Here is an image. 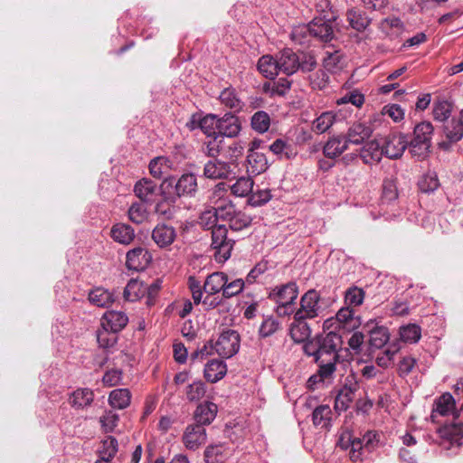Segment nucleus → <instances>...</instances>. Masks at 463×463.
<instances>
[{
	"instance_id": "39448f33",
	"label": "nucleus",
	"mask_w": 463,
	"mask_h": 463,
	"mask_svg": "<svg viewBox=\"0 0 463 463\" xmlns=\"http://www.w3.org/2000/svg\"><path fill=\"white\" fill-rule=\"evenodd\" d=\"M211 349L222 358H231L234 356L240 350L241 336L238 331L234 329L223 330L216 341L210 340Z\"/></svg>"
},
{
	"instance_id": "de8ad7c7",
	"label": "nucleus",
	"mask_w": 463,
	"mask_h": 463,
	"mask_svg": "<svg viewBox=\"0 0 463 463\" xmlns=\"http://www.w3.org/2000/svg\"><path fill=\"white\" fill-rule=\"evenodd\" d=\"M331 409L328 405L317 406L312 414V420L315 426H320L321 428H328L331 421Z\"/></svg>"
},
{
	"instance_id": "7ed1b4c3",
	"label": "nucleus",
	"mask_w": 463,
	"mask_h": 463,
	"mask_svg": "<svg viewBox=\"0 0 463 463\" xmlns=\"http://www.w3.org/2000/svg\"><path fill=\"white\" fill-rule=\"evenodd\" d=\"M235 245V240L228 236L226 225L217 226L212 232L211 250L213 258L218 263L226 262L232 256Z\"/></svg>"
},
{
	"instance_id": "f8f14e48",
	"label": "nucleus",
	"mask_w": 463,
	"mask_h": 463,
	"mask_svg": "<svg viewBox=\"0 0 463 463\" xmlns=\"http://www.w3.org/2000/svg\"><path fill=\"white\" fill-rule=\"evenodd\" d=\"M205 428L200 424H191L185 429L183 435V442L190 450L198 449L206 441Z\"/></svg>"
},
{
	"instance_id": "4468645a",
	"label": "nucleus",
	"mask_w": 463,
	"mask_h": 463,
	"mask_svg": "<svg viewBox=\"0 0 463 463\" xmlns=\"http://www.w3.org/2000/svg\"><path fill=\"white\" fill-rule=\"evenodd\" d=\"M152 256L143 247H137L128 251L126 265L128 269L135 271L144 270L151 262Z\"/></svg>"
},
{
	"instance_id": "a18cd8bd",
	"label": "nucleus",
	"mask_w": 463,
	"mask_h": 463,
	"mask_svg": "<svg viewBox=\"0 0 463 463\" xmlns=\"http://www.w3.org/2000/svg\"><path fill=\"white\" fill-rule=\"evenodd\" d=\"M219 118L214 114H207L199 120V128L207 137L218 134Z\"/></svg>"
},
{
	"instance_id": "bb28decb",
	"label": "nucleus",
	"mask_w": 463,
	"mask_h": 463,
	"mask_svg": "<svg viewBox=\"0 0 463 463\" xmlns=\"http://www.w3.org/2000/svg\"><path fill=\"white\" fill-rule=\"evenodd\" d=\"M345 15L350 27L357 32H364L371 24V19L358 8L347 10Z\"/></svg>"
},
{
	"instance_id": "680f3d73",
	"label": "nucleus",
	"mask_w": 463,
	"mask_h": 463,
	"mask_svg": "<svg viewBox=\"0 0 463 463\" xmlns=\"http://www.w3.org/2000/svg\"><path fill=\"white\" fill-rule=\"evenodd\" d=\"M364 298V291L357 287L350 288L345 295V303L348 307L362 305Z\"/></svg>"
},
{
	"instance_id": "2eb2a0df",
	"label": "nucleus",
	"mask_w": 463,
	"mask_h": 463,
	"mask_svg": "<svg viewBox=\"0 0 463 463\" xmlns=\"http://www.w3.org/2000/svg\"><path fill=\"white\" fill-rule=\"evenodd\" d=\"M310 23L312 38L327 43L335 38V32L330 19L314 18Z\"/></svg>"
},
{
	"instance_id": "a878e982",
	"label": "nucleus",
	"mask_w": 463,
	"mask_h": 463,
	"mask_svg": "<svg viewBox=\"0 0 463 463\" xmlns=\"http://www.w3.org/2000/svg\"><path fill=\"white\" fill-rule=\"evenodd\" d=\"M383 155V145L376 140L366 143L361 150L360 156L364 164L373 165L381 161Z\"/></svg>"
},
{
	"instance_id": "e433bc0d",
	"label": "nucleus",
	"mask_w": 463,
	"mask_h": 463,
	"mask_svg": "<svg viewBox=\"0 0 463 463\" xmlns=\"http://www.w3.org/2000/svg\"><path fill=\"white\" fill-rule=\"evenodd\" d=\"M131 392L128 389H115L109 396V405L114 409L123 410L129 406Z\"/></svg>"
},
{
	"instance_id": "bf43d9fd",
	"label": "nucleus",
	"mask_w": 463,
	"mask_h": 463,
	"mask_svg": "<svg viewBox=\"0 0 463 463\" xmlns=\"http://www.w3.org/2000/svg\"><path fill=\"white\" fill-rule=\"evenodd\" d=\"M418 185L422 193H432L438 189L439 182L435 173L429 172L420 178Z\"/></svg>"
},
{
	"instance_id": "ddd939ff",
	"label": "nucleus",
	"mask_w": 463,
	"mask_h": 463,
	"mask_svg": "<svg viewBox=\"0 0 463 463\" xmlns=\"http://www.w3.org/2000/svg\"><path fill=\"white\" fill-rule=\"evenodd\" d=\"M279 72L292 75L300 66V58L289 48H285L277 55Z\"/></svg>"
},
{
	"instance_id": "69168bd1",
	"label": "nucleus",
	"mask_w": 463,
	"mask_h": 463,
	"mask_svg": "<svg viewBox=\"0 0 463 463\" xmlns=\"http://www.w3.org/2000/svg\"><path fill=\"white\" fill-rule=\"evenodd\" d=\"M398 198V190L394 180L385 179L383 184V202L390 203Z\"/></svg>"
},
{
	"instance_id": "f3484780",
	"label": "nucleus",
	"mask_w": 463,
	"mask_h": 463,
	"mask_svg": "<svg viewBox=\"0 0 463 463\" xmlns=\"http://www.w3.org/2000/svg\"><path fill=\"white\" fill-rule=\"evenodd\" d=\"M161 199L155 206V212L164 219L170 220L175 213V204L177 199L165 187L160 184Z\"/></svg>"
},
{
	"instance_id": "f257e3e1",
	"label": "nucleus",
	"mask_w": 463,
	"mask_h": 463,
	"mask_svg": "<svg viewBox=\"0 0 463 463\" xmlns=\"http://www.w3.org/2000/svg\"><path fill=\"white\" fill-rule=\"evenodd\" d=\"M214 204L219 221L227 222L232 231L239 232L251 224V217L238 209L230 198L216 199Z\"/></svg>"
},
{
	"instance_id": "b1692460",
	"label": "nucleus",
	"mask_w": 463,
	"mask_h": 463,
	"mask_svg": "<svg viewBox=\"0 0 463 463\" xmlns=\"http://www.w3.org/2000/svg\"><path fill=\"white\" fill-rule=\"evenodd\" d=\"M227 373V365L222 360L209 361L203 370V376L209 383H214L222 380Z\"/></svg>"
},
{
	"instance_id": "f704fd0d",
	"label": "nucleus",
	"mask_w": 463,
	"mask_h": 463,
	"mask_svg": "<svg viewBox=\"0 0 463 463\" xmlns=\"http://www.w3.org/2000/svg\"><path fill=\"white\" fill-rule=\"evenodd\" d=\"M93 400V392L89 388H81L73 392L70 402L76 409H83L90 406Z\"/></svg>"
},
{
	"instance_id": "72a5a7b5",
	"label": "nucleus",
	"mask_w": 463,
	"mask_h": 463,
	"mask_svg": "<svg viewBox=\"0 0 463 463\" xmlns=\"http://www.w3.org/2000/svg\"><path fill=\"white\" fill-rule=\"evenodd\" d=\"M339 445L344 449H349V455L352 461L359 460L362 456V450L365 449L361 438H351L349 436L348 439L345 441V438L342 436Z\"/></svg>"
},
{
	"instance_id": "79ce46f5",
	"label": "nucleus",
	"mask_w": 463,
	"mask_h": 463,
	"mask_svg": "<svg viewBox=\"0 0 463 463\" xmlns=\"http://www.w3.org/2000/svg\"><path fill=\"white\" fill-rule=\"evenodd\" d=\"M146 293V286L138 279H131L124 289V298L134 302L142 298Z\"/></svg>"
},
{
	"instance_id": "4d7b16f0",
	"label": "nucleus",
	"mask_w": 463,
	"mask_h": 463,
	"mask_svg": "<svg viewBox=\"0 0 463 463\" xmlns=\"http://www.w3.org/2000/svg\"><path fill=\"white\" fill-rule=\"evenodd\" d=\"M118 336L117 332L109 330L108 328H99L97 331V341L99 347L108 349L117 343Z\"/></svg>"
},
{
	"instance_id": "ea45409f",
	"label": "nucleus",
	"mask_w": 463,
	"mask_h": 463,
	"mask_svg": "<svg viewBox=\"0 0 463 463\" xmlns=\"http://www.w3.org/2000/svg\"><path fill=\"white\" fill-rule=\"evenodd\" d=\"M336 113L334 111H325L320 114L312 123V129L317 134L326 132L335 122Z\"/></svg>"
},
{
	"instance_id": "864d4df0",
	"label": "nucleus",
	"mask_w": 463,
	"mask_h": 463,
	"mask_svg": "<svg viewBox=\"0 0 463 463\" xmlns=\"http://www.w3.org/2000/svg\"><path fill=\"white\" fill-rule=\"evenodd\" d=\"M254 182L250 177L241 176L232 185V193L239 197L249 195L253 189Z\"/></svg>"
},
{
	"instance_id": "9b49d317",
	"label": "nucleus",
	"mask_w": 463,
	"mask_h": 463,
	"mask_svg": "<svg viewBox=\"0 0 463 463\" xmlns=\"http://www.w3.org/2000/svg\"><path fill=\"white\" fill-rule=\"evenodd\" d=\"M134 193L141 202L152 204L156 197L160 195V186L149 178H142L134 186Z\"/></svg>"
},
{
	"instance_id": "2f4dec72",
	"label": "nucleus",
	"mask_w": 463,
	"mask_h": 463,
	"mask_svg": "<svg viewBox=\"0 0 463 463\" xmlns=\"http://www.w3.org/2000/svg\"><path fill=\"white\" fill-rule=\"evenodd\" d=\"M443 133L450 142H458L463 138V124L459 118L453 117L443 125Z\"/></svg>"
},
{
	"instance_id": "09e8293b",
	"label": "nucleus",
	"mask_w": 463,
	"mask_h": 463,
	"mask_svg": "<svg viewBox=\"0 0 463 463\" xmlns=\"http://www.w3.org/2000/svg\"><path fill=\"white\" fill-rule=\"evenodd\" d=\"M290 38L295 43L299 45L308 43L312 39L310 23L293 27Z\"/></svg>"
},
{
	"instance_id": "49530a36",
	"label": "nucleus",
	"mask_w": 463,
	"mask_h": 463,
	"mask_svg": "<svg viewBox=\"0 0 463 463\" xmlns=\"http://www.w3.org/2000/svg\"><path fill=\"white\" fill-rule=\"evenodd\" d=\"M399 334L403 342L415 344L420 339L421 328L417 324H408L400 327Z\"/></svg>"
},
{
	"instance_id": "c85d7f7f",
	"label": "nucleus",
	"mask_w": 463,
	"mask_h": 463,
	"mask_svg": "<svg viewBox=\"0 0 463 463\" xmlns=\"http://www.w3.org/2000/svg\"><path fill=\"white\" fill-rule=\"evenodd\" d=\"M455 399L449 392H445L439 396L435 402V408L432 411L431 417L436 413L441 416H447L452 413L455 416Z\"/></svg>"
},
{
	"instance_id": "1a4fd4ad",
	"label": "nucleus",
	"mask_w": 463,
	"mask_h": 463,
	"mask_svg": "<svg viewBox=\"0 0 463 463\" xmlns=\"http://www.w3.org/2000/svg\"><path fill=\"white\" fill-rule=\"evenodd\" d=\"M298 295V287L296 282L290 281L274 288L269 294V298L286 307L294 303Z\"/></svg>"
},
{
	"instance_id": "13d9d810",
	"label": "nucleus",
	"mask_w": 463,
	"mask_h": 463,
	"mask_svg": "<svg viewBox=\"0 0 463 463\" xmlns=\"http://www.w3.org/2000/svg\"><path fill=\"white\" fill-rule=\"evenodd\" d=\"M219 217H217L216 214V205L214 204V207L213 211H205L202 213L199 218V225L204 229V230H211V232L215 229L217 226H220L221 224H218Z\"/></svg>"
},
{
	"instance_id": "37998d69",
	"label": "nucleus",
	"mask_w": 463,
	"mask_h": 463,
	"mask_svg": "<svg viewBox=\"0 0 463 463\" xmlns=\"http://www.w3.org/2000/svg\"><path fill=\"white\" fill-rule=\"evenodd\" d=\"M453 103L446 100L439 99L433 103L432 115L436 121L445 122L447 121L452 112Z\"/></svg>"
},
{
	"instance_id": "423d86ee",
	"label": "nucleus",
	"mask_w": 463,
	"mask_h": 463,
	"mask_svg": "<svg viewBox=\"0 0 463 463\" xmlns=\"http://www.w3.org/2000/svg\"><path fill=\"white\" fill-rule=\"evenodd\" d=\"M238 165L234 161H222L220 158L208 160L203 166V176L207 179L232 180L237 176Z\"/></svg>"
},
{
	"instance_id": "0e129e2a",
	"label": "nucleus",
	"mask_w": 463,
	"mask_h": 463,
	"mask_svg": "<svg viewBox=\"0 0 463 463\" xmlns=\"http://www.w3.org/2000/svg\"><path fill=\"white\" fill-rule=\"evenodd\" d=\"M205 392V384L202 381H196L187 386L186 397L190 402L199 401Z\"/></svg>"
},
{
	"instance_id": "c03bdc74",
	"label": "nucleus",
	"mask_w": 463,
	"mask_h": 463,
	"mask_svg": "<svg viewBox=\"0 0 463 463\" xmlns=\"http://www.w3.org/2000/svg\"><path fill=\"white\" fill-rule=\"evenodd\" d=\"M226 458V448L222 443L209 445L204 450L205 463H222Z\"/></svg>"
},
{
	"instance_id": "c9c22d12",
	"label": "nucleus",
	"mask_w": 463,
	"mask_h": 463,
	"mask_svg": "<svg viewBox=\"0 0 463 463\" xmlns=\"http://www.w3.org/2000/svg\"><path fill=\"white\" fill-rule=\"evenodd\" d=\"M258 70L268 79H274L279 74L277 57L263 55L258 61Z\"/></svg>"
},
{
	"instance_id": "cd10ccee",
	"label": "nucleus",
	"mask_w": 463,
	"mask_h": 463,
	"mask_svg": "<svg viewBox=\"0 0 463 463\" xmlns=\"http://www.w3.org/2000/svg\"><path fill=\"white\" fill-rule=\"evenodd\" d=\"M248 172L260 175L268 169V160L263 153L249 149L247 156Z\"/></svg>"
},
{
	"instance_id": "6ab92c4d",
	"label": "nucleus",
	"mask_w": 463,
	"mask_h": 463,
	"mask_svg": "<svg viewBox=\"0 0 463 463\" xmlns=\"http://www.w3.org/2000/svg\"><path fill=\"white\" fill-rule=\"evenodd\" d=\"M241 130L240 118L232 113H225L219 118L218 134L224 137H235Z\"/></svg>"
},
{
	"instance_id": "0eeeda50",
	"label": "nucleus",
	"mask_w": 463,
	"mask_h": 463,
	"mask_svg": "<svg viewBox=\"0 0 463 463\" xmlns=\"http://www.w3.org/2000/svg\"><path fill=\"white\" fill-rule=\"evenodd\" d=\"M320 294L316 289L307 290L300 298L299 308L295 312L298 318L313 319L321 315Z\"/></svg>"
},
{
	"instance_id": "58836bf2",
	"label": "nucleus",
	"mask_w": 463,
	"mask_h": 463,
	"mask_svg": "<svg viewBox=\"0 0 463 463\" xmlns=\"http://www.w3.org/2000/svg\"><path fill=\"white\" fill-rule=\"evenodd\" d=\"M370 339L369 345L371 348L380 349L383 347L389 341V330L385 326H374L369 329Z\"/></svg>"
},
{
	"instance_id": "7c9ffc66",
	"label": "nucleus",
	"mask_w": 463,
	"mask_h": 463,
	"mask_svg": "<svg viewBox=\"0 0 463 463\" xmlns=\"http://www.w3.org/2000/svg\"><path fill=\"white\" fill-rule=\"evenodd\" d=\"M335 317L346 330L355 329L361 325L360 317H355L354 310L348 306L340 308L336 313Z\"/></svg>"
},
{
	"instance_id": "338daca9",
	"label": "nucleus",
	"mask_w": 463,
	"mask_h": 463,
	"mask_svg": "<svg viewBox=\"0 0 463 463\" xmlns=\"http://www.w3.org/2000/svg\"><path fill=\"white\" fill-rule=\"evenodd\" d=\"M364 102V96L357 90L349 91L337 99V105L351 103L352 105L360 108Z\"/></svg>"
},
{
	"instance_id": "473e14b6",
	"label": "nucleus",
	"mask_w": 463,
	"mask_h": 463,
	"mask_svg": "<svg viewBox=\"0 0 463 463\" xmlns=\"http://www.w3.org/2000/svg\"><path fill=\"white\" fill-rule=\"evenodd\" d=\"M219 99L222 105L235 112H239L243 108V102L238 97L235 89L232 87L224 89L220 93Z\"/></svg>"
},
{
	"instance_id": "774afa93",
	"label": "nucleus",
	"mask_w": 463,
	"mask_h": 463,
	"mask_svg": "<svg viewBox=\"0 0 463 463\" xmlns=\"http://www.w3.org/2000/svg\"><path fill=\"white\" fill-rule=\"evenodd\" d=\"M270 199L271 194L269 190H257L256 192H251L248 199V203L253 207H259L267 203Z\"/></svg>"
},
{
	"instance_id": "4c0bfd02",
	"label": "nucleus",
	"mask_w": 463,
	"mask_h": 463,
	"mask_svg": "<svg viewBox=\"0 0 463 463\" xmlns=\"http://www.w3.org/2000/svg\"><path fill=\"white\" fill-rule=\"evenodd\" d=\"M344 60V55L339 50L326 51L323 66L326 71L335 73L343 68Z\"/></svg>"
},
{
	"instance_id": "052dcab7",
	"label": "nucleus",
	"mask_w": 463,
	"mask_h": 463,
	"mask_svg": "<svg viewBox=\"0 0 463 463\" xmlns=\"http://www.w3.org/2000/svg\"><path fill=\"white\" fill-rule=\"evenodd\" d=\"M337 362L338 359L325 358L317 363L319 366L317 371L318 374L320 375L319 381H324L325 379H327L333 375V373L335 372Z\"/></svg>"
},
{
	"instance_id": "412c9836",
	"label": "nucleus",
	"mask_w": 463,
	"mask_h": 463,
	"mask_svg": "<svg viewBox=\"0 0 463 463\" xmlns=\"http://www.w3.org/2000/svg\"><path fill=\"white\" fill-rule=\"evenodd\" d=\"M307 320V318H298L294 314L293 322L289 327V335L294 343L301 344L310 337L311 329Z\"/></svg>"
},
{
	"instance_id": "4be33fe9",
	"label": "nucleus",
	"mask_w": 463,
	"mask_h": 463,
	"mask_svg": "<svg viewBox=\"0 0 463 463\" xmlns=\"http://www.w3.org/2000/svg\"><path fill=\"white\" fill-rule=\"evenodd\" d=\"M175 228L165 223L157 224L152 232V239L160 248L171 245L175 241Z\"/></svg>"
},
{
	"instance_id": "a211bd4d",
	"label": "nucleus",
	"mask_w": 463,
	"mask_h": 463,
	"mask_svg": "<svg viewBox=\"0 0 463 463\" xmlns=\"http://www.w3.org/2000/svg\"><path fill=\"white\" fill-rule=\"evenodd\" d=\"M349 143L345 135L330 137L323 146V154L327 159L335 160L348 149Z\"/></svg>"
},
{
	"instance_id": "3c124183",
	"label": "nucleus",
	"mask_w": 463,
	"mask_h": 463,
	"mask_svg": "<svg viewBox=\"0 0 463 463\" xmlns=\"http://www.w3.org/2000/svg\"><path fill=\"white\" fill-rule=\"evenodd\" d=\"M208 141H204L203 144V153L213 158H217L222 149V145L224 140L221 135H216L212 137Z\"/></svg>"
},
{
	"instance_id": "a19ab883",
	"label": "nucleus",
	"mask_w": 463,
	"mask_h": 463,
	"mask_svg": "<svg viewBox=\"0 0 463 463\" xmlns=\"http://www.w3.org/2000/svg\"><path fill=\"white\" fill-rule=\"evenodd\" d=\"M89 300L99 307H107L114 302L113 294L103 288H97L89 294Z\"/></svg>"
},
{
	"instance_id": "6e6d98bb",
	"label": "nucleus",
	"mask_w": 463,
	"mask_h": 463,
	"mask_svg": "<svg viewBox=\"0 0 463 463\" xmlns=\"http://www.w3.org/2000/svg\"><path fill=\"white\" fill-rule=\"evenodd\" d=\"M128 219L136 223H143L148 217L146 208L141 203H133L128 211Z\"/></svg>"
},
{
	"instance_id": "e2e57ef3",
	"label": "nucleus",
	"mask_w": 463,
	"mask_h": 463,
	"mask_svg": "<svg viewBox=\"0 0 463 463\" xmlns=\"http://www.w3.org/2000/svg\"><path fill=\"white\" fill-rule=\"evenodd\" d=\"M118 420V415L113 411H105V413L99 418L102 430L107 433L112 432L115 430Z\"/></svg>"
},
{
	"instance_id": "aec40b11",
	"label": "nucleus",
	"mask_w": 463,
	"mask_h": 463,
	"mask_svg": "<svg viewBox=\"0 0 463 463\" xmlns=\"http://www.w3.org/2000/svg\"><path fill=\"white\" fill-rule=\"evenodd\" d=\"M128 322V317L123 311L108 310L100 320L102 328H108L113 332H120Z\"/></svg>"
},
{
	"instance_id": "f03ea898",
	"label": "nucleus",
	"mask_w": 463,
	"mask_h": 463,
	"mask_svg": "<svg viewBox=\"0 0 463 463\" xmlns=\"http://www.w3.org/2000/svg\"><path fill=\"white\" fill-rule=\"evenodd\" d=\"M161 185L176 198L194 197L198 190L197 177L193 173L183 174L178 179L169 176L163 180Z\"/></svg>"
},
{
	"instance_id": "c756f323",
	"label": "nucleus",
	"mask_w": 463,
	"mask_h": 463,
	"mask_svg": "<svg viewBox=\"0 0 463 463\" xmlns=\"http://www.w3.org/2000/svg\"><path fill=\"white\" fill-rule=\"evenodd\" d=\"M228 277L222 272H214L209 275L204 282L203 289L207 295H215L220 291L222 292Z\"/></svg>"
},
{
	"instance_id": "603ef678",
	"label": "nucleus",
	"mask_w": 463,
	"mask_h": 463,
	"mask_svg": "<svg viewBox=\"0 0 463 463\" xmlns=\"http://www.w3.org/2000/svg\"><path fill=\"white\" fill-rule=\"evenodd\" d=\"M281 330V323L273 317H269L263 319L259 328V336L260 338H267L275 335L278 331Z\"/></svg>"
},
{
	"instance_id": "6e6552de",
	"label": "nucleus",
	"mask_w": 463,
	"mask_h": 463,
	"mask_svg": "<svg viewBox=\"0 0 463 463\" xmlns=\"http://www.w3.org/2000/svg\"><path fill=\"white\" fill-rule=\"evenodd\" d=\"M342 345V336L333 331L318 335L319 357L339 359L338 350Z\"/></svg>"
},
{
	"instance_id": "20e7f679",
	"label": "nucleus",
	"mask_w": 463,
	"mask_h": 463,
	"mask_svg": "<svg viewBox=\"0 0 463 463\" xmlns=\"http://www.w3.org/2000/svg\"><path fill=\"white\" fill-rule=\"evenodd\" d=\"M433 126L429 121L417 124L413 131V138L410 142V152L413 156L425 158L430 153Z\"/></svg>"
},
{
	"instance_id": "dca6fc26",
	"label": "nucleus",
	"mask_w": 463,
	"mask_h": 463,
	"mask_svg": "<svg viewBox=\"0 0 463 463\" xmlns=\"http://www.w3.org/2000/svg\"><path fill=\"white\" fill-rule=\"evenodd\" d=\"M371 124L366 122H354L345 135L349 144L361 145L364 143L373 134Z\"/></svg>"
},
{
	"instance_id": "393cba45",
	"label": "nucleus",
	"mask_w": 463,
	"mask_h": 463,
	"mask_svg": "<svg viewBox=\"0 0 463 463\" xmlns=\"http://www.w3.org/2000/svg\"><path fill=\"white\" fill-rule=\"evenodd\" d=\"M111 238L122 245H129L135 239V230L129 224L118 222L110 229Z\"/></svg>"
},
{
	"instance_id": "9d476101",
	"label": "nucleus",
	"mask_w": 463,
	"mask_h": 463,
	"mask_svg": "<svg viewBox=\"0 0 463 463\" xmlns=\"http://www.w3.org/2000/svg\"><path fill=\"white\" fill-rule=\"evenodd\" d=\"M408 146L406 137L402 134H390L383 144V155L390 159L401 157Z\"/></svg>"
},
{
	"instance_id": "5701e85b",
	"label": "nucleus",
	"mask_w": 463,
	"mask_h": 463,
	"mask_svg": "<svg viewBox=\"0 0 463 463\" xmlns=\"http://www.w3.org/2000/svg\"><path fill=\"white\" fill-rule=\"evenodd\" d=\"M218 412V407L212 402H204L200 403L194 411V424L202 426L211 424L215 419Z\"/></svg>"
},
{
	"instance_id": "5fc2aeb1",
	"label": "nucleus",
	"mask_w": 463,
	"mask_h": 463,
	"mask_svg": "<svg viewBox=\"0 0 463 463\" xmlns=\"http://www.w3.org/2000/svg\"><path fill=\"white\" fill-rule=\"evenodd\" d=\"M118 449V443L116 438L112 436L107 437L99 450V458L111 461Z\"/></svg>"
},
{
	"instance_id": "8fccbe9b",
	"label": "nucleus",
	"mask_w": 463,
	"mask_h": 463,
	"mask_svg": "<svg viewBox=\"0 0 463 463\" xmlns=\"http://www.w3.org/2000/svg\"><path fill=\"white\" fill-rule=\"evenodd\" d=\"M250 125L252 129L258 133L267 132L270 126L269 115L263 110L255 112L251 117Z\"/></svg>"
}]
</instances>
